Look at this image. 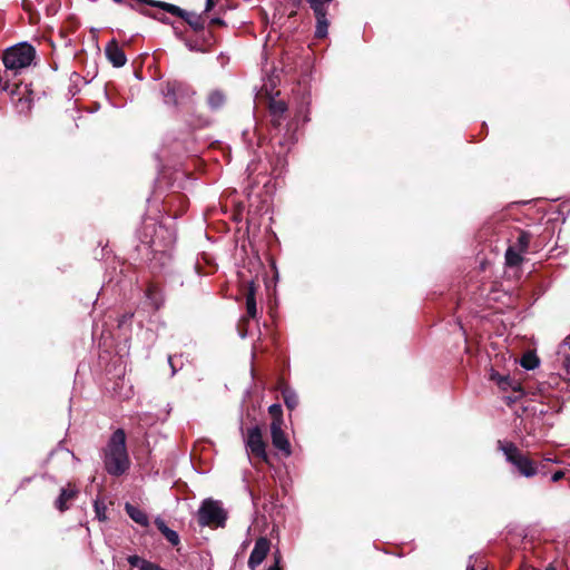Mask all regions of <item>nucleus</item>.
<instances>
[{
	"mask_svg": "<svg viewBox=\"0 0 570 570\" xmlns=\"http://www.w3.org/2000/svg\"><path fill=\"white\" fill-rule=\"evenodd\" d=\"M105 468L111 475H121L129 468V456L126 449V434L124 430L115 431L105 450Z\"/></svg>",
	"mask_w": 570,
	"mask_h": 570,
	"instance_id": "f257e3e1",
	"label": "nucleus"
},
{
	"mask_svg": "<svg viewBox=\"0 0 570 570\" xmlns=\"http://www.w3.org/2000/svg\"><path fill=\"white\" fill-rule=\"evenodd\" d=\"M36 57L35 48L26 42L10 47L3 52L2 61L6 69L17 73L19 70L29 67Z\"/></svg>",
	"mask_w": 570,
	"mask_h": 570,
	"instance_id": "f03ea898",
	"label": "nucleus"
},
{
	"mask_svg": "<svg viewBox=\"0 0 570 570\" xmlns=\"http://www.w3.org/2000/svg\"><path fill=\"white\" fill-rule=\"evenodd\" d=\"M200 527H224L227 512L218 500L205 499L197 512Z\"/></svg>",
	"mask_w": 570,
	"mask_h": 570,
	"instance_id": "7ed1b4c3",
	"label": "nucleus"
},
{
	"mask_svg": "<svg viewBox=\"0 0 570 570\" xmlns=\"http://www.w3.org/2000/svg\"><path fill=\"white\" fill-rule=\"evenodd\" d=\"M499 449L504 453L507 461L513 464L520 474L531 478L537 474V466L532 460L523 455L511 442H498Z\"/></svg>",
	"mask_w": 570,
	"mask_h": 570,
	"instance_id": "20e7f679",
	"label": "nucleus"
},
{
	"mask_svg": "<svg viewBox=\"0 0 570 570\" xmlns=\"http://www.w3.org/2000/svg\"><path fill=\"white\" fill-rule=\"evenodd\" d=\"M245 445L247 452L259 459L261 461L267 462L268 455L266 452V443L263 439L262 430L258 426H253L247 430Z\"/></svg>",
	"mask_w": 570,
	"mask_h": 570,
	"instance_id": "39448f33",
	"label": "nucleus"
},
{
	"mask_svg": "<svg viewBox=\"0 0 570 570\" xmlns=\"http://www.w3.org/2000/svg\"><path fill=\"white\" fill-rule=\"evenodd\" d=\"M271 551V540L266 537H259L254 544L247 566L250 570H256L266 559Z\"/></svg>",
	"mask_w": 570,
	"mask_h": 570,
	"instance_id": "423d86ee",
	"label": "nucleus"
},
{
	"mask_svg": "<svg viewBox=\"0 0 570 570\" xmlns=\"http://www.w3.org/2000/svg\"><path fill=\"white\" fill-rule=\"evenodd\" d=\"M271 436L273 445L286 456H289L292 453L291 443L283 431V424H278V422L271 424Z\"/></svg>",
	"mask_w": 570,
	"mask_h": 570,
	"instance_id": "0eeeda50",
	"label": "nucleus"
},
{
	"mask_svg": "<svg viewBox=\"0 0 570 570\" xmlns=\"http://www.w3.org/2000/svg\"><path fill=\"white\" fill-rule=\"evenodd\" d=\"M187 91V87L179 81H168L166 82L163 94L165 97L166 104L176 105L178 104V99Z\"/></svg>",
	"mask_w": 570,
	"mask_h": 570,
	"instance_id": "6e6552de",
	"label": "nucleus"
},
{
	"mask_svg": "<svg viewBox=\"0 0 570 570\" xmlns=\"http://www.w3.org/2000/svg\"><path fill=\"white\" fill-rule=\"evenodd\" d=\"M269 115H271V121L274 127H279L283 124V120L285 119V114L287 111V105L284 100L272 98L269 100Z\"/></svg>",
	"mask_w": 570,
	"mask_h": 570,
	"instance_id": "1a4fd4ad",
	"label": "nucleus"
},
{
	"mask_svg": "<svg viewBox=\"0 0 570 570\" xmlns=\"http://www.w3.org/2000/svg\"><path fill=\"white\" fill-rule=\"evenodd\" d=\"M106 56L108 60L112 63L114 67L119 68L126 65L127 57L124 50L118 46L115 40H111L105 49Z\"/></svg>",
	"mask_w": 570,
	"mask_h": 570,
	"instance_id": "9d476101",
	"label": "nucleus"
},
{
	"mask_svg": "<svg viewBox=\"0 0 570 570\" xmlns=\"http://www.w3.org/2000/svg\"><path fill=\"white\" fill-rule=\"evenodd\" d=\"M78 489L72 485L68 484L66 488L61 489L60 495L57 498L55 505L60 511L63 512L69 509V502L76 499L78 494Z\"/></svg>",
	"mask_w": 570,
	"mask_h": 570,
	"instance_id": "9b49d317",
	"label": "nucleus"
},
{
	"mask_svg": "<svg viewBox=\"0 0 570 570\" xmlns=\"http://www.w3.org/2000/svg\"><path fill=\"white\" fill-rule=\"evenodd\" d=\"M125 510H126L127 514L130 517V519L134 520L136 523H138L142 527L149 525L148 515L139 508L134 507L130 503H126Z\"/></svg>",
	"mask_w": 570,
	"mask_h": 570,
	"instance_id": "f8f14e48",
	"label": "nucleus"
},
{
	"mask_svg": "<svg viewBox=\"0 0 570 570\" xmlns=\"http://www.w3.org/2000/svg\"><path fill=\"white\" fill-rule=\"evenodd\" d=\"M279 391L282 393L285 405L289 410H294L298 405V396L295 391L285 383L279 384Z\"/></svg>",
	"mask_w": 570,
	"mask_h": 570,
	"instance_id": "ddd939ff",
	"label": "nucleus"
},
{
	"mask_svg": "<svg viewBox=\"0 0 570 570\" xmlns=\"http://www.w3.org/2000/svg\"><path fill=\"white\" fill-rule=\"evenodd\" d=\"M255 285L250 282L247 286L246 293V312L248 317L254 318L257 314L256 299H255Z\"/></svg>",
	"mask_w": 570,
	"mask_h": 570,
	"instance_id": "4468645a",
	"label": "nucleus"
},
{
	"mask_svg": "<svg viewBox=\"0 0 570 570\" xmlns=\"http://www.w3.org/2000/svg\"><path fill=\"white\" fill-rule=\"evenodd\" d=\"M491 380L497 382L500 389L507 391L509 389L513 391L520 390V384L513 380H511L509 376L500 375L499 373H492Z\"/></svg>",
	"mask_w": 570,
	"mask_h": 570,
	"instance_id": "2eb2a0df",
	"label": "nucleus"
},
{
	"mask_svg": "<svg viewBox=\"0 0 570 570\" xmlns=\"http://www.w3.org/2000/svg\"><path fill=\"white\" fill-rule=\"evenodd\" d=\"M127 560L131 567H136L139 570H165L158 564L147 561L138 556H129Z\"/></svg>",
	"mask_w": 570,
	"mask_h": 570,
	"instance_id": "dca6fc26",
	"label": "nucleus"
},
{
	"mask_svg": "<svg viewBox=\"0 0 570 570\" xmlns=\"http://www.w3.org/2000/svg\"><path fill=\"white\" fill-rule=\"evenodd\" d=\"M127 560L131 567H136L139 570H165L158 564L147 561L138 556H129Z\"/></svg>",
	"mask_w": 570,
	"mask_h": 570,
	"instance_id": "f3484780",
	"label": "nucleus"
},
{
	"mask_svg": "<svg viewBox=\"0 0 570 570\" xmlns=\"http://www.w3.org/2000/svg\"><path fill=\"white\" fill-rule=\"evenodd\" d=\"M522 254L523 252H520L514 246H511L505 252V263L508 266H518L522 262Z\"/></svg>",
	"mask_w": 570,
	"mask_h": 570,
	"instance_id": "a211bd4d",
	"label": "nucleus"
},
{
	"mask_svg": "<svg viewBox=\"0 0 570 570\" xmlns=\"http://www.w3.org/2000/svg\"><path fill=\"white\" fill-rule=\"evenodd\" d=\"M307 1L309 3L311 8L313 9L315 17L321 16L323 18V14L327 13L326 6L332 0H307Z\"/></svg>",
	"mask_w": 570,
	"mask_h": 570,
	"instance_id": "6ab92c4d",
	"label": "nucleus"
},
{
	"mask_svg": "<svg viewBox=\"0 0 570 570\" xmlns=\"http://www.w3.org/2000/svg\"><path fill=\"white\" fill-rule=\"evenodd\" d=\"M316 30L315 36L317 38H324L327 35L328 29V21L326 19V14H323V18L321 16H316Z\"/></svg>",
	"mask_w": 570,
	"mask_h": 570,
	"instance_id": "aec40b11",
	"label": "nucleus"
},
{
	"mask_svg": "<svg viewBox=\"0 0 570 570\" xmlns=\"http://www.w3.org/2000/svg\"><path fill=\"white\" fill-rule=\"evenodd\" d=\"M183 18L195 31L202 30L204 28V21L202 20L200 16L186 12L185 17Z\"/></svg>",
	"mask_w": 570,
	"mask_h": 570,
	"instance_id": "412c9836",
	"label": "nucleus"
},
{
	"mask_svg": "<svg viewBox=\"0 0 570 570\" xmlns=\"http://www.w3.org/2000/svg\"><path fill=\"white\" fill-rule=\"evenodd\" d=\"M268 413L271 414V416L273 419L271 424H276L277 422H278V424H284L283 410L279 404H272L268 407Z\"/></svg>",
	"mask_w": 570,
	"mask_h": 570,
	"instance_id": "4be33fe9",
	"label": "nucleus"
},
{
	"mask_svg": "<svg viewBox=\"0 0 570 570\" xmlns=\"http://www.w3.org/2000/svg\"><path fill=\"white\" fill-rule=\"evenodd\" d=\"M151 4L156 6V7H160L164 10H166L167 12L178 16V17H185V14H186V11H184L183 9H180L179 7H177L175 4H170V3H166V2H153Z\"/></svg>",
	"mask_w": 570,
	"mask_h": 570,
	"instance_id": "5701e85b",
	"label": "nucleus"
},
{
	"mask_svg": "<svg viewBox=\"0 0 570 570\" xmlns=\"http://www.w3.org/2000/svg\"><path fill=\"white\" fill-rule=\"evenodd\" d=\"M522 367L527 370H533L539 365V360L533 353H527L521 358Z\"/></svg>",
	"mask_w": 570,
	"mask_h": 570,
	"instance_id": "b1692460",
	"label": "nucleus"
},
{
	"mask_svg": "<svg viewBox=\"0 0 570 570\" xmlns=\"http://www.w3.org/2000/svg\"><path fill=\"white\" fill-rule=\"evenodd\" d=\"M225 102V96L220 91H213L208 96V104L213 109H217Z\"/></svg>",
	"mask_w": 570,
	"mask_h": 570,
	"instance_id": "393cba45",
	"label": "nucleus"
},
{
	"mask_svg": "<svg viewBox=\"0 0 570 570\" xmlns=\"http://www.w3.org/2000/svg\"><path fill=\"white\" fill-rule=\"evenodd\" d=\"M529 244H530V235L525 232H521L514 247L520 249V252L525 253L529 247Z\"/></svg>",
	"mask_w": 570,
	"mask_h": 570,
	"instance_id": "a878e982",
	"label": "nucleus"
},
{
	"mask_svg": "<svg viewBox=\"0 0 570 570\" xmlns=\"http://www.w3.org/2000/svg\"><path fill=\"white\" fill-rule=\"evenodd\" d=\"M163 535L173 546H178L180 542L178 533L169 528L163 533Z\"/></svg>",
	"mask_w": 570,
	"mask_h": 570,
	"instance_id": "bb28decb",
	"label": "nucleus"
},
{
	"mask_svg": "<svg viewBox=\"0 0 570 570\" xmlns=\"http://www.w3.org/2000/svg\"><path fill=\"white\" fill-rule=\"evenodd\" d=\"M95 512L100 521L106 520V505L102 502L95 501Z\"/></svg>",
	"mask_w": 570,
	"mask_h": 570,
	"instance_id": "cd10ccee",
	"label": "nucleus"
},
{
	"mask_svg": "<svg viewBox=\"0 0 570 570\" xmlns=\"http://www.w3.org/2000/svg\"><path fill=\"white\" fill-rule=\"evenodd\" d=\"M155 524L161 533H164L168 529V527L166 525L165 521L161 518H156Z\"/></svg>",
	"mask_w": 570,
	"mask_h": 570,
	"instance_id": "c85d7f7f",
	"label": "nucleus"
},
{
	"mask_svg": "<svg viewBox=\"0 0 570 570\" xmlns=\"http://www.w3.org/2000/svg\"><path fill=\"white\" fill-rule=\"evenodd\" d=\"M279 563H281V556L276 554L274 558V563L272 566H269L267 570H282Z\"/></svg>",
	"mask_w": 570,
	"mask_h": 570,
	"instance_id": "c756f323",
	"label": "nucleus"
},
{
	"mask_svg": "<svg viewBox=\"0 0 570 570\" xmlns=\"http://www.w3.org/2000/svg\"><path fill=\"white\" fill-rule=\"evenodd\" d=\"M9 89V80L0 76V91H7Z\"/></svg>",
	"mask_w": 570,
	"mask_h": 570,
	"instance_id": "7c9ffc66",
	"label": "nucleus"
},
{
	"mask_svg": "<svg viewBox=\"0 0 570 570\" xmlns=\"http://www.w3.org/2000/svg\"><path fill=\"white\" fill-rule=\"evenodd\" d=\"M563 476H564V472H563V471H561V470H560V471H557V472H554V473L552 474V476H551V481H552V482H558V481H560Z\"/></svg>",
	"mask_w": 570,
	"mask_h": 570,
	"instance_id": "2f4dec72",
	"label": "nucleus"
},
{
	"mask_svg": "<svg viewBox=\"0 0 570 570\" xmlns=\"http://www.w3.org/2000/svg\"><path fill=\"white\" fill-rule=\"evenodd\" d=\"M553 397H556V399H557V404H556V405H553V406H552V409L554 410V412H557V413H558V412L561 410V405L559 404V401H558L559 395H554Z\"/></svg>",
	"mask_w": 570,
	"mask_h": 570,
	"instance_id": "473e14b6",
	"label": "nucleus"
},
{
	"mask_svg": "<svg viewBox=\"0 0 570 570\" xmlns=\"http://www.w3.org/2000/svg\"><path fill=\"white\" fill-rule=\"evenodd\" d=\"M214 6V1L213 0H206V11H209Z\"/></svg>",
	"mask_w": 570,
	"mask_h": 570,
	"instance_id": "72a5a7b5",
	"label": "nucleus"
},
{
	"mask_svg": "<svg viewBox=\"0 0 570 570\" xmlns=\"http://www.w3.org/2000/svg\"><path fill=\"white\" fill-rule=\"evenodd\" d=\"M559 382H560V377H559V376H552V377H550V384H552V383H553V384H557V385H558V384H559Z\"/></svg>",
	"mask_w": 570,
	"mask_h": 570,
	"instance_id": "f704fd0d",
	"label": "nucleus"
},
{
	"mask_svg": "<svg viewBox=\"0 0 570 570\" xmlns=\"http://www.w3.org/2000/svg\"><path fill=\"white\" fill-rule=\"evenodd\" d=\"M564 384H567V386L570 389V379H569V382H563Z\"/></svg>",
	"mask_w": 570,
	"mask_h": 570,
	"instance_id": "c9c22d12",
	"label": "nucleus"
},
{
	"mask_svg": "<svg viewBox=\"0 0 570 570\" xmlns=\"http://www.w3.org/2000/svg\"><path fill=\"white\" fill-rule=\"evenodd\" d=\"M468 570H474L473 566H468Z\"/></svg>",
	"mask_w": 570,
	"mask_h": 570,
	"instance_id": "e433bc0d",
	"label": "nucleus"
},
{
	"mask_svg": "<svg viewBox=\"0 0 570 570\" xmlns=\"http://www.w3.org/2000/svg\"><path fill=\"white\" fill-rule=\"evenodd\" d=\"M114 1L117 2V3H120L122 0H114Z\"/></svg>",
	"mask_w": 570,
	"mask_h": 570,
	"instance_id": "4c0bfd02",
	"label": "nucleus"
},
{
	"mask_svg": "<svg viewBox=\"0 0 570 570\" xmlns=\"http://www.w3.org/2000/svg\"><path fill=\"white\" fill-rule=\"evenodd\" d=\"M547 570H553V569H547Z\"/></svg>",
	"mask_w": 570,
	"mask_h": 570,
	"instance_id": "58836bf2",
	"label": "nucleus"
},
{
	"mask_svg": "<svg viewBox=\"0 0 570 570\" xmlns=\"http://www.w3.org/2000/svg\"><path fill=\"white\" fill-rule=\"evenodd\" d=\"M483 570H487V569H483Z\"/></svg>",
	"mask_w": 570,
	"mask_h": 570,
	"instance_id": "ea45409f",
	"label": "nucleus"
}]
</instances>
